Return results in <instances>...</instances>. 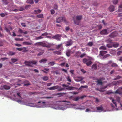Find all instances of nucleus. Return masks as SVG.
<instances>
[{
  "mask_svg": "<svg viewBox=\"0 0 122 122\" xmlns=\"http://www.w3.org/2000/svg\"><path fill=\"white\" fill-rule=\"evenodd\" d=\"M82 18V15H79L76 16L75 18H73V20L74 23L77 25H79L80 21Z\"/></svg>",
  "mask_w": 122,
  "mask_h": 122,
  "instance_id": "nucleus-1",
  "label": "nucleus"
},
{
  "mask_svg": "<svg viewBox=\"0 0 122 122\" xmlns=\"http://www.w3.org/2000/svg\"><path fill=\"white\" fill-rule=\"evenodd\" d=\"M56 23H60L64 22L66 23L67 21L66 18L63 17H60L56 19Z\"/></svg>",
  "mask_w": 122,
  "mask_h": 122,
  "instance_id": "nucleus-2",
  "label": "nucleus"
},
{
  "mask_svg": "<svg viewBox=\"0 0 122 122\" xmlns=\"http://www.w3.org/2000/svg\"><path fill=\"white\" fill-rule=\"evenodd\" d=\"M83 62L84 63H86L88 66H89L92 63V62L91 60L86 58L83 59Z\"/></svg>",
  "mask_w": 122,
  "mask_h": 122,
  "instance_id": "nucleus-3",
  "label": "nucleus"
},
{
  "mask_svg": "<svg viewBox=\"0 0 122 122\" xmlns=\"http://www.w3.org/2000/svg\"><path fill=\"white\" fill-rule=\"evenodd\" d=\"M62 44H63L61 43L59 44L56 45V48L58 49H60V51H62L64 49Z\"/></svg>",
  "mask_w": 122,
  "mask_h": 122,
  "instance_id": "nucleus-4",
  "label": "nucleus"
},
{
  "mask_svg": "<svg viewBox=\"0 0 122 122\" xmlns=\"http://www.w3.org/2000/svg\"><path fill=\"white\" fill-rule=\"evenodd\" d=\"M107 51H100V55L102 56H104V58H106L107 57Z\"/></svg>",
  "mask_w": 122,
  "mask_h": 122,
  "instance_id": "nucleus-5",
  "label": "nucleus"
},
{
  "mask_svg": "<svg viewBox=\"0 0 122 122\" xmlns=\"http://www.w3.org/2000/svg\"><path fill=\"white\" fill-rule=\"evenodd\" d=\"M118 33L116 31H115L112 33L110 35L109 37L111 38L116 37L117 36Z\"/></svg>",
  "mask_w": 122,
  "mask_h": 122,
  "instance_id": "nucleus-6",
  "label": "nucleus"
},
{
  "mask_svg": "<svg viewBox=\"0 0 122 122\" xmlns=\"http://www.w3.org/2000/svg\"><path fill=\"white\" fill-rule=\"evenodd\" d=\"M10 87L9 86L7 85H5L3 86H1L0 89L3 90L4 89L5 90H8L10 88Z\"/></svg>",
  "mask_w": 122,
  "mask_h": 122,
  "instance_id": "nucleus-7",
  "label": "nucleus"
},
{
  "mask_svg": "<svg viewBox=\"0 0 122 122\" xmlns=\"http://www.w3.org/2000/svg\"><path fill=\"white\" fill-rule=\"evenodd\" d=\"M61 37V35L59 34H57L53 36L52 37V38L56 40H60V38Z\"/></svg>",
  "mask_w": 122,
  "mask_h": 122,
  "instance_id": "nucleus-8",
  "label": "nucleus"
},
{
  "mask_svg": "<svg viewBox=\"0 0 122 122\" xmlns=\"http://www.w3.org/2000/svg\"><path fill=\"white\" fill-rule=\"evenodd\" d=\"M66 46L68 47L72 45L73 43V42L70 39L66 42Z\"/></svg>",
  "mask_w": 122,
  "mask_h": 122,
  "instance_id": "nucleus-9",
  "label": "nucleus"
},
{
  "mask_svg": "<svg viewBox=\"0 0 122 122\" xmlns=\"http://www.w3.org/2000/svg\"><path fill=\"white\" fill-rule=\"evenodd\" d=\"M119 45V44L118 43H115L113 44L112 46H109L107 45V47L108 48L112 47L113 46L115 48H117L118 47Z\"/></svg>",
  "mask_w": 122,
  "mask_h": 122,
  "instance_id": "nucleus-10",
  "label": "nucleus"
},
{
  "mask_svg": "<svg viewBox=\"0 0 122 122\" xmlns=\"http://www.w3.org/2000/svg\"><path fill=\"white\" fill-rule=\"evenodd\" d=\"M24 10V8L23 7H21L20 9H15L14 10H11V11L16 12L18 11H22Z\"/></svg>",
  "mask_w": 122,
  "mask_h": 122,
  "instance_id": "nucleus-11",
  "label": "nucleus"
},
{
  "mask_svg": "<svg viewBox=\"0 0 122 122\" xmlns=\"http://www.w3.org/2000/svg\"><path fill=\"white\" fill-rule=\"evenodd\" d=\"M59 87H59L57 85L48 88L47 89L50 90H52L58 89Z\"/></svg>",
  "mask_w": 122,
  "mask_h": 122,
  "instance_id": "nucleus-12",
  "label": "nucleus"
},
{
  "mask_svg": "<svg viewBox=\"0 0 122 122\" xmlns=\"http://www.w3.org/2000/svg\"><path fill=\"white\" fill-rule=\"evenodd\" d=\"M24 64L27 66L30 67H33L32 65H31L30 61H25L24 62Z\"/></svg>",
  "mask_w": 122,
  "mask_h": 122,
  "instance_id": "nucleus-13",
  "label": "nucleus"
},
{
  "mask_svg": "<svg viewBox=\"0 0 122 122\" xmlns=\"http://www.w3.org/2000/svg\"><path fill=\"white\" fill-rule=\"evenodd\" d=\"M103 80L102 78H100L99 79L97 80V84L101 85H102L103 84V83L102 82Z\"/></svg>",
  "mask_w": 122,
  "mask_h": 122,
  "instance_id": "nucleus-14",
  "label": "nucleus"
},
{
  "mask_svg": "<svg viewBox=\"0 0 122 122\" xmlns=\"http://www.w3.org/2000/svg\"><path fill=\"white\" fill-rule=\"evenodd\" d=\"M18 32L20 33H23L24 34H26L27 33V32L23 31V30L20 28L19 29Z\"/></svg>",
  "mask_w": 122,
  "mask_h": 122,
  "instance_id": "nucleus-15",
  "label": "nucleus"
},
{
  "mask_svg": "<svg viewBox=\"0 0 122 122\" xmlns=\"http://www.w3.org/2000/svg\"><path fill=\"white\" fill-rule=\"evenodd\" d=\"M109 11L111 12H112L114 10V7L112 5H111L109 8Z\"/></svg>",
  "mask_w": 122,
  "mask_h": 122,
  "instance_id": "nucleus-16",
  "label": "nucleus"
},
{
  "mask_svg": "<svg viewBox=\"0 0 122 122\" xmlns=\"http://www.w3.org/2000/svg\"><path fill=\"white\" fill-rule=\"evenodd\" d=\"M96 108L97 110H99L100 111H102L103 110V108L102 105H101L100 107H97Z\"/></svg>",
  "mask_w": 122,
  "mask_h": 122,
  "instance_id": "nucleus-17",
  "label": "nucleus"
},
{
  "mask_svg": "<svg viewBox=\"0 0 122 122\" xmlns=\"http://www.w3.org/2000/svg\"><path fill=\"white\" fill-rule=\"evenodd\" d=\"M47 61V59H43L39 61V62L40 63H44L46 62Z\"/></svg>",
  "mask_w": 122,
  "mask_h": 122,
  "instance_id": "nucleus-18",
  "label": "nucleus"
},
{
  "mask_svg": "<svg viewBox=\"0 0 122 122\" xmlns=\"http://www.w3.org/2000/svg\"><path fill=\"white\" fill-rule=\"evenodd\" d=\"M113 93L118 94H119L122 95V92L120 91L118 89L117 90L114 92H112Z\"/></svg>",
  "mask_w": 122,
  "mask_h": 122,
  "instance_id": "nucleus-19",
  "label": "nucleus"
},
{
  "mask_svg": "<svg viewBox=\"0 0 122 122\" xmlns=\"http://www.w3.org/2000/svg\"><path fill=\"white\" fill-rule=\"evenodd\" d=\"M107 33V30L105 29L103 30L102 31H101L100 32L101 34L102 35L105 34Z\"/></svg>",
  "mask_w": 122,
  "mask_h": 122,
  "instance_id": "nucleus-20",
  "label": "nucleus"
},
{
  "mask_svg": "<svg viewBox=\"0 0 122 122\" xmlns=\"http://www.w3.org/2000/svg\"><path fill=\"white\" fill-rule=\"evenodd\" d=\"M92 68L94 70H96L97 68V65L96 64H94L92 66Z\"/></svg>",
  "mask_w": 122,
  "mask_h": 122,
  "instance_id": "nucleus-21",
  "label": "nucleus"
},
{
  "mask_svg": "<svg viewBox=\"0 0 122 122\" xmlns=\"http://www.w3.org/2000/svg\"><path fill=\"white\" fill-rule=\"evenodd\" d=\"M23 44L24 45H30L32 44V43L31 42L25 41L23 42Z\"/></svg>",
  "mask_w": 122,
  "mask_h": 122,
  "instance_id": "nucleus-22",
  "label": "nucleus"
},
{
  "mask_svg": "<svg viewBox=\"0 0 122 122\" xmlns=\"http://www.w3.org/2000/svg\"><path fill=\"white\" fill-rule=\"evenodd\" d=\"M41 12V10L39 9H38L37 10H34V13L35 14H37L40 13Z\"/></svg>",
  "mask_w": 122,
  "mask_h": 122,
  "instance_id": "nucleus-23",
  "label": "nucleus"
},
{
  "mask_svg": "<svg viewBox=\"0 0 122 122\" xmlns=\"http://www.w3.org/2000/svg\"><path fill=\"white\" fill-rule=\"evenodd\" d=\"M42 42H37L35 44V45L38 46H41V45H42Z\"/></svg>",
  "mask_w": 122,
  "mask_h": 122,
  "instance_id": "nucleus-24",
  "label": "nucleus"
},
{
  "mask_svg": "<svg viewBox=\"0 0 122 122\" xmlns=\"http://www.w3.org/2000/svg\"><path fill=\"white\" fill-rule=\"evenodd\" d=\"M37 17L38 18H43V14H41L38 15H37Z\"/></svg>",
  "mask_w": 122,
  "mask_h": 122,
  "instance_id": "nucleus-25",
  "label": "nucleus"
},
{
  "mask_svg": "<svg viewBox=\"0 0 122 122\" xmlns=\"http://www.w3.org/2000/svg\"><path fill=\"white\" fill-rule=\"evenodd\" d=\"M53 53L58 55H61V52L59 51H54Z\"/></svg>",
  "mask_w": 122,
  "mask_h": 122,
  "instance_id": "nucleus-26",
  "label": "nucleus"
},
{
  "mask_svg": "<svg viewBox=\"0 0 122 122\" xmlns=\"http://www.w3.org/2000/svg\"><path fill=\"white\" fill-rule=\"evenodd\" d=\"M88 88V86L87 85L85 86H81L79 88V90H81L82 88Z\"/></svg>",
  "mask_w": 122,
  "mask_h": 122,
  "instance_id": "nucleus-27",
  "label": "nucleus"
},
{
  "mask_svg": "<svg viewBox=\"0 0 122 122\" xmlns=\"http://www.w3.org/2000/svg\"><path fill=\"white\" fill-rule=\"evenodd\" d=\"M122 78V77L119 75L117 76H116V77L113 79L114 80H116L117 79H119Z\"/></svg>",
  "mask_w": 122,
  "mask_h": 122,
  "instance_id": "nucleus-28",
  "label": "nucleus"
},
{
  "mask_svg": "<svg viewBox=\"0 0 122 122\" xmlns=\"http://www.w3.org/2000/svg\"><path fill=\"white\" fill-rule=\"evenodd\" d=\"M31 65L36 64L37 62V61L35 60H32L30 61Z\"/></svg>",
  "mask_w": 122,
  "mask_h": 122,
  "instance_id": "nucleus-29",
  "label": "nucleus"
},
{
  "mask_svg": "<svg viewBox=\"0 0 122 122\" xmlns=\"http://www.w3.org/2000/svg\"><path fill=\"white\" fill-rule=\"evenodd\" d=\"M110 99L112 100V102H113V103L115 104V106L116 107H117V104L116 102H115V100H114V99L112 98H110Z\"/></svg>",
  "mask_w": 122,
  "mask_h": 122,
  "instance_id": "nucleus-30",
  "label": "nucleus"
},
{
  "mask_svg": "<svg viewBox=\"0 0 122 122\" xmlns=\"http://www.w3.org/2000/svg\"><path fill=\"white\" fill-rule=\"evenodd\" d=\"M5 29L6 31L10 35H11V33L10 30L7 28L5 27Z\"/></svg>",
  "mask_w": 122,
  "mask_h": 122,
  "instance_id": "nucleus-31",
  "label": "nucleus"
},
{
  "mask_svg": "<svg viewBox=\"0 0 122 122\" xmlns=\"http://www.w3.org/2000/svg\"><path fill=\"white\" fill-rule=\"evenodd\" d=\"M18 61V60L17 59H15L14 58H12L11 59V61L13 63H15Z\"/></svg>",
  "mask_w": 122,
  "mask_h": 122,
  "instance_id": "nucleus-32",
  "label": "nucleus"
},
{
  "mask_svg": "<svg viewBox=\"0 0 122 122\" xmlns=\"http://www.w3.org/2000/svg\"><path fill=\"white\" fill-rule=\"evenodd\" d=\"M2 1L3 2V4L5 5H7L9 3L6 0H3Z\"/></svg>",
  "mask_w": 122,
  "mask_h": 122,
  "instance_id": "nucleus-33",
  "label": "nucleus"
},
{
  "mask_svg": "<svg viewBox=\"0 0 122 122\" xmlns=\"http://www.w3.org/2000/svg\"><path fill=\"white\" fill-rule=\"evenodd\" d=\"M93 44L92 42H89L88 43V44H87V45L88 46H89L91 47L92 46Z\"/></svg>",
  "mask_w": 122,
  "mask_h": 122,
  "instance_id": "nucleus-34",
  "label": "nucleus"
},
{
  "mask_svg": "<svg viewBox=\"0 0 122 122\" xmlns=\"http://www.w3.org/2000/svg\"><path fill=\"white\" fill-rule=\"evenodd\" d=\"M112 67H117L118 66V65L116 63H113L111 65Z\"/></svg>",
  "mask_w": 122,
  "mask_h": 122,
  "instance_id": "nucleus-35",
  "label": "nucleus"
},
{
  "mask_svg": "<svg viewBox=\"0 0 122 122\" xmlns=\"http://www.w3.org/2000/svg\"><path fill=\"white\" fill-rule=\"evenodd\" d=\"M23 52H27L28 51V50H27L26 48L25 47H23Z\"/></svg>",
  "mask_w": 122,
  "mask_h": 122,
  "instance_id": "nucleus-36",
  "label": "nucleus"
},
{
  "mask_svg": "<svg viewBox=\"0 0 122 122\" xmlns=\"http://www.w3.org/2000/svg\"><path fill=\"white\" fill-rule=\"evenodd\" d=\"M68 87L66 88L67 90H72L74 89V87Z\"/></svg>",
  "mask_w": 122,
  "mask_h": 122,
  "instance_id": "nucleus-37",
  "label": "nucleus"
},
{
  "mask_svg": "<svg viewBox=\"0 0 122 122\" xmlns=\"http://www.w3.org/2000/svg\"><path fill=\"white\" fill-rule=\"evenodd\" d=\"M118 0H113V3L114 4H116L117 3Z\"/></svg>",
  "mask_w": 122,
  "mask_h": 122,
  "instance_id": "nucleus-38",
  "label": "nucleus"
},
{
  "mask_svg": "<svg viewBox=\"0 0 122 122\" xmlns=\"http://www.w3.org/2000/svg\"><path fill=\"white\" fill-rule=\"evenodd\" d=\"M15 40L16 41H22L23 40V38L20 39V38H15Z\"/></svg>",
  "mask_w": 122,
  "mask_h": 122,
  "instance_id": "nucleus-39",
  "label": "nucleus"
},
{
  "mask_svg": "<svg viewBox=\"0 0 122 122\" xmlns=\"http://www.w3.org/2000/svg\"><path fill=\"white\" fill-rule=\"evenodd\" d=\"M44 80L46 81L48 79V77L47 76H45L43 78Z\"/></svg>",
  "mask_w": 122,
  "mask_h": 122,
  "instance_id": "nucleus-40",
  "label": "nucleus"
},
{
  "mask_svg": "<svg viewBox=\"0 0 122 122\" xmlns=\"http://www.w3.org/2000/svg\"><path fill=\"white\" fill-rule=\"evenodd\" d=\"M99 49H106V47L103 46H102L100 47L99 48Z\"/></svg>",
  "mask_w": 122,
  "mask_h": 122,
  "instance_id": "nucleus-41",
  "label": "nucleus"
},
{
  "mask_svg": "<svg viewBox=\"0 0 122 122\" xmlns=\"http://www.w3.org/2000/svg\"><path fill=\"white\" fill-rule=\"evenodd\" d=\"M70 51H68L66 53V55L68 57H69L70 55Z\"/></svg>",
  "mask_w": 122,
  "mask_h": 122,
  "instance_id": "nucleus-42",
  "label": "nucleus"
},
{
  "mask_svg": "<svg viewBox=\"0 0 122 122\" xmlns=\"http://www.w3.org/2000/svg\"><path fill=\"white\" fill-rule=\"evenodd\" d=\"M31 7V5H26L25 8L26 9H28V8H29L30 7Z\"/></svg>",
  "mask_w": 122,
  "mask_h": 122,
  "instance_id": "nucleus-43",
  "label": "nucleus"
},
{
  "mask_svg": "<svg viewBox=\"0 0 122 122\" xmlns=\"http://www.w3.org/2000/svg\"><path fill=\"white\" fill-rule=\"evenodd\" d=\"M67 81H68L69 82H71V79L69 76H68L67 78Z\"/></svg>",
  "mask_w": 122,
  "mask_h": 122,
  "instance_id": "nucleus-44",
  "label": "nucleus"
},
{
  "mask_svg": "<svg viewBox=\"0 0 122 122\" xmlns=\"http://www.w3.org/2000/svg\"><path fill=\"white\" fill-rule=\"evenodd\" d=\"M58 8V6L57 5L55 4L54 6V9L56 10Z\"/></svg>",
  "mask_w": 122,
  "mask_h": 122,
  "instance_id": "nucleus-45",
  "label": "nucleus"
},
{
  "mask_svg": "<svg viewBox=\"0 0 122 122\" xmlns=\"http://www.w3.org/2000/svg\"><path fill=\"white\" fill-rule=\"evenodd\" d=\"M51 14H54L55 11L54 10L52 9L50 10Z\"/></svg>",
  "mask_w": 122,
  "mask_h": 122,
  "instance_id": "nucleus-46",
  "label": "nucleus"
},
{
  "mask_svg": "<svg viewBox=\"0 0 122 122\" xmlns=\"http://www.w3.org/2000/svg\"><path fill=\"white\" fill-rule=\"evenodd\" d=\"M21 25L22 26L24 27H25L26 26V25L24 23H21Z\"/></svg>",
  "mask_w": 122,
  "mask_h": 122,
  "instance_id": "nucleus-47",
  "label": "nucleus"
},
{
  "mask_svg": "<svg viewBox=\"0 0 122 122\" xmlns=\"http://www.w3.org/2000/svg\"><path fill=\"white\" fill-rule=\"evenodd\" d=\"M48 35V34L47 33L45 32V33H44L42 34V36H47V35Z\"/></svg>",
  "mask_w": 122,
  "mask_h": 122,
  "instance_id": "nucleus-48",
  "label": "nucleus"
},
{
  "mask_svg": "<svg viewBox=\"0 0 122 122\" xmlns=\"http://www.w3.org/2000/svg\"><path fill=\"white\" fill-rule=\"evenodd\" d=\"M48 64H50V65L51 66H53L55 64V63L53 62H50L49 63H48Z\"/></svg>",
  "mask_w": 122,
  "mask_h": 122,
  "instance_id": "nucleus-49",
  "label": "nucleus"
},
{
  "mask_svg": "<svg viewBox=\"0 0 122 122\" xmlns=\"http://www.w3.org/2000/svg\"><path fill=\"white\" fill-rule=\"evenodd\" d=\"M65 89L63 88H59L58 89V91H61L63 90H65Z\"/></svg>",
  "mask_w": 122,
  "mask_h": 122,
  "instance_id": "nucleus-50",
  "label": "nucleus"
},
{
  "mask_svg": "<svg viewBox=\"0 0 122 122\" xmlns=\"http://www.w3.org/2000/svg\"><path fill=\"white\" fill-rule=\"evenodd\" d=\"M0 15L1 17H4L5 16V15L4 13H2L0 14Z\"/></svg>",
  "mask_w": 122,
  "mask_h": 122,
  "instance_id": "nucleus-51",
  "label": "nucleus"
},
{
  "mask_svg": "<svg viewBox=\"0 0 122 122\" xmlns=\"http://www.w3.org/2000/svg\"><path fill=\"white\" fill-rule=\"evenodd\" d=\"M117 83H119V84H122V80H120L117 81Z\"/></svg>",
  "mask_w": 122,
  "mask_h": 122,
  "instance_id": "nucleus-52",
  "label": "nucleus"
},
{
  "mask_svg": "<svg viewBox=\"0 0 122 122\" xmlns=\"http://www.w3.org/2000/svg\"><path fill=\"white\" fill-rule=\"evenodd\" d=\"M43 53V52H39L38 53V54L37 55V56H39L40 55H42Z\"/></svg>",
  "mask_w": 122,
  "mask_h": 122,
  "instance_id": "nucleus-53",
  "label": "nucleus"
},
{
  "mask_svg": "<svg viewBox=\"0 0 122 122\" xmlns=\"http://www.w3.org/2000/svg\"><path fill=\"white\" fill-rule=\"evenodd\" d=\"M79 98L78 97H76L74 99V100L75 101H77L79 99Z\"/></svg>",
  "mask_w": 122,
  "mask_h": 122,
  "instance_id": "nucleus-54",
  "label": "nucleus"
},
{
  "mask_svg": "<svg viewBox=\"0 0 122 122\" xmlns=\"http://www.w3.org/2000/svg\"><path fill=\"white\" fill-rule=\"evenodd\" d=\"M85 55L86 54L85 53H83L80 55V57L81 58H82L84 57Z\"/></svg>",
  "mask_w": 122,
  "mask_h": 122,
  "instance_id": "nucleus-55",
  "label": "nucleus"
},
{
  "mask_svg": "<svg viewBox=\"0 0 122 122\" xmlns=\"http://www.w3.org/2000/svg\"><path fill=\"white\" fill-rule=\"evenodd\" d=\"M118 101V102H120V98L119 97H117L116 99Z\"/></svg>",
  "mask_w": 122,
  "mask_h": 122,
  "instance_id": "nucleus-56",
  "label": "nucleus"
},
{
  "mask_svg": "<svg viewBox=\"0 0 122 122\" xmlns=\"http://www.w3.org/2000/svg\"><path fill=\"white\" fill-rule=\"evenodd\" d=\"M96 89L98 91H99L100 92H103L104 91V90L103 89H101L99 90L98 88L97 89Z\"/></svg>",
  "mask_w": 122,
  "mask_h": 122,
  "instance_id": "nucleus-57",
  "label": "nucleus"
},
{
  "mask_svg": "<svg viewBox=\"0 0 122 122\" xmlns=\"http://www.w3.org/2000/svg\"><path fill=\"white\" fill-rule=\"evenodd\" d=\"M46 45L45 43H44L42 42V45H41V46H42L43 47H46Z\"/></svg>",
  "mask_w": 122,
  "mask_h": 122,
  "instance_id": "nucleus-58",
  "label": "nucleus"
},
{
  "mask_svg": "<svg viewBox=\"0 0 122 122\" xmlns=\"http://www.w3.org/2000/svg\"><path fill=\"white\" fill-rule=\"evenodd\" d=\"M42 36H40L39 37H37V38H36V39H37L38 40V39H41L43 38V37H42Z\"/></svg>",
  "mask_w": 122,
  "mask_h": 122,
  "instance_id": "nucleus-59",
  "label": "nucleus"
},
{
  "mask_svg": "<svg viewBox=\"0 0 122 122\" xmlns=\"http://www.w3.org/2000/svg\"><path fill=\"white\" fill-rule=\"evenodd\" d=\"M117 81H114L113 82V83L114 85H119V83H117Z\"/></svg>",
  "mask_w": 122,
  "mask_h": 122,
  "instance_id": "nucleus-60",
  "label": "nucleus"
},
{
  "mask_svg": "<svg viewBox=\"0 0 122 122\" xmlns=\"http://www.w3.org/2000/svg\"><path fill=\"white\" fill-rule=\"evenodd\" d=\"M9 54L11 55H14L15 54V53L14 52H10L9 53Z\"/></svg>",
  "mask_w": 122,
  "mask_h": 122,
  "instance_id": "nucleus-61",
  "label": "nucleus"
},
{
  "mask_svg": "<svg viewBox=\"0 0 122 122\" xmlns=\"http://www.w3.org/2000/svg\"><path fill=\"white\" fill-rule=\"evenodd\" d=\"M62 86L64 87H65V88L67 87H68L69 86L68 85H66L65 84H62Z\"/></svg>",
  "mask_w": 122,
  "mask_h": 122,
  "instance_id": "nucleus-62",
  "label": "nucleus"
},
{
  "mask_svg": "<svg viewBox=\"0 0 122 122\" xmlns=\"http://www.w3.org/2000/svg\"><path fill=\"white\" fill-rule=\"evenodd\" d=\"M16 49L19 51H21L23 50L22 48H17Z\"/></svg>",
  "mask_w": 122,
  "mask_h": 122,
  "instance_id": "nucleus-63",
  "label": "nucleus"
},
{
  "mask_svg": "<svg viewBox=\"0 0 122 122\" xmlns=\"http://www.w3.org/2000/svg\"><path fill=\"white\" fill-rule=\"evenodd\" d=\"M118 17H121L122 16V13H120L118 14Z\"/></svg>",
  "mask_w": 122,
  "mask_h": 122,
  "instance_id": "nucleus-64",
  "label": "nucleus"
}]
</instances>
